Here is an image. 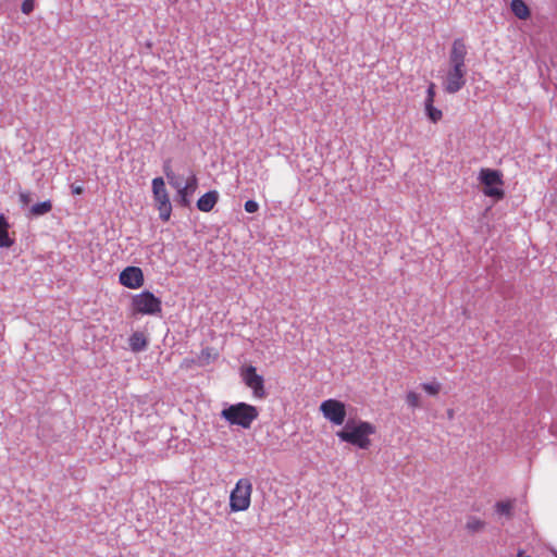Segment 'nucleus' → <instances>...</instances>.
I'll return each instance as SVG.
<instances>
[{
  "label": "nucleus",
  "mask_w": 557,
  "mask_h": 557,
  "mask_svg": "<svg viewBox=\"0 0 557 557\" xmlns=\"http://www.w3.org/2000/svg\"><path fill=\"white\" fill-rule=\"evenodd\" d=\"M165 171H172V169L170 168V165H164V172Z\"/></svg>",
  "instance_id": "obj_30"
},
{
  "label": "nucleus",
  "mask_w": 557,
  "mask_h": 557,
  "mask_svg": "<svg viewBox=\"0 0 557 557\" xmlns=\"http://www.w3.org/2000/svg\"><path fill=\"white\" fill-rule=\"evenodd\" d=\"M9 223L3 214H0V247L9 248L13 245L14 240L9 236L8 233Z\"/></svg>",
  "instance_id": "obj_16"
},
{
  "label": "nucleus",
  "mask_w": 557,
  "mask_h": 557,
  "mask_svg": "<svg viewBox=\"0 0 557 557\" xmlns=\"http://www.w3.org/2000/svg\"><path fill=\"white\" fill-rule=\"evenodd\" d=\"M406 403L412 408H419L421 406L419 394L416 392H409L406 396Z\"/></svg>",
  "instance_id": "obj_23"
},
{
  "label": "nucleus",
  "mask_w": 557,
  "mask_h": 557,
  "mask_svg": "<svg viewBox=\"0 0 557 557\" xmlns=\"http://www.w3.org/2000/svg\"><path fill=\"white\" fill-rule=\"evenodd\" d=\"M71 190L73 195H81L84 193V187L81 185H72Z\"/></svg>",
  "instance_id": "obj_28"
},
{
  "label": "nucleus",
  "mask_w": 557,
  "mask_h": 557,
  "mask_svg": "<svg viewBox=\"0 0 557 557\" xmlns=\"http://www.w3.org/2000/svg\"><path fill=\"white\" fill-rule=\"evenodd\" d=\"M258 416L257 407L246 403L230 405L221 411V417L231 425H239L243 429H249Z\"/></svg>",
  "instance_id": "obj_2"
},
{
  "label": "nucleus",
  "mask_w": 557,
  "mask_h": 557,
  "mask_svg": "<svg viewBox=\"0 0 557 557\" xmlns=\"http://www.w3.org/2000/svg\"><path fill=\"white\" fill-rule=\"evenodd\" d=\"M242 376L245 384L252 389L256 398H265L263 376L257 373V369L253 366L246 367L242 372Z\"/></svg>",
  "instance_id": "obj_8"
},
{
  "label": "nucleus",
  "mask_w": 557,
  "mask_h": 557,
  "mask_svg": "<svg viewBox=\"0 0 557 557\" xmlns=\"http://www.w3.org/2000/svg\"><path fill=\"white\" fill-rule=\"evenodd\" d=\"M511 510H512V503L510 500L496 503L497 513L504 515V516L510 518Z\"/></svg>",
  "instance_id": "obj_19"
},
{
  "label": "nucleus",
  "mask_w": 557,
  "mask_h": 557,
  "mask_svg": "<svg viewBox=\"0 0 557 557\" xmlns=\"http://www.w3.org/2000/svg\"><path fill=\"white\" fill-rule=\"evenodd\" d=\"M197 186L198 180L195 174H191L177 194V201L182 207L190 206V196L196 191Z\"/></svg>",
  "instance_id": "obj_12"
},
{
  "label": "nucleus",
  "mask_w": 557,
  "mask_h": 557,
  "mask_svg": "<svg viewBox=\"0 0 557 557\" xmlns=\"http://www.w3.org/2000/svg\"><path fill=\"white\" fill-rule=\"evenodd\" d=\"M510 9L519 20H527L531 14L529 7L523 0H511Z\"/></svg>",
  "instance_id": "obj_15"
},
{
  "label": "nucleus",
  "mask_w": 557,
  "mask_h": 557,
  "mask_svg": "<svg viewBox=\"0 0 557 557\" xmlns=\"http://www.w3.org/2000/svg\"><path fill=\"white\" fill-rule=\"evenodd\" d=\"M219 200V193L216 190H210L202 195L197 201L198 210L202 212H210Z\"/></svg>",
  "instance_id": "obj_13"
},
{
  "label": "nucleus",
  "mask_w": 557,
  "mask_h": 557,
  "mask_svg": "<svg viewBox=\"0 0 557 557\" xmlns=\"http://www.w3.org/2000/svg\"><path fill=\"white\" fill-rule=\"evenodd\" d=\"M421 387L429 395L435 396V395H437L440 393L442 385L438 382H431V383H422Z\"/></svg>",
  "instance_id": "obj_22"
},
{
  "label": "nucleus",
  "mask_w": 557,
  "mask_h": 557,
  "mask_svg": "<svg viewBox=\"0 0 557 557\" xmlns=\"http://www.w3.org/2000/svg\"><path fill=\"white\" fill-rule=\"evenodd\" d=\"M258 209H259V205H258L257 201H255V200H247L245 202V210H246V212L255 213V212L258 211Z\"/></svg>",
  "instance_id": "obj_25"
},
{
  "label": "nucleus",
  "mask_w": 557,
  "mask_h": 557,
  "mask_svg": "<svg viewBox=\"0 0 557 557\" xmlns=\"http://www.w3.org/2000/svg\"><path fill=\"white\" fill-rule=\"evenodd\" d=\"M129 347L134 352H140L147 349L148 341L144 333L135 332L131 335Z\"/></svg>",
  "instance_id": "obj_14"
},
{
  "label": "nucleus",
  "mask_w": 557,
  "mask_h": 557,
  "mask_svg": "<svg viewBox=\"0 0 557 557\" xmlns=\"http://www.w3.org/2000/svg\"><path fill=\"white\" fill-rule=\"evenodd\" d=\"M35 8V0H24L21 5V11L24 14H30L34 11Z\"/></svg>",
  "instance_id": "obj_24"
},
{
  "label": "nucleus",
  "mask_w": 557,
  "mask_h": 557,
  "mask_svg": "<svg viewBox=\"0 0 557 557\" xmlns=\"http://www.w3.org/2000/svg\"><path fill=\"white\" fill-rule=\"evenodd\" d=\"M20 201L23 206H27L30 202V195L28 193H21Z\"/></svg>",
  "instance_id": "obj_27"
},
{
  "label": "nucleus",
  "mask_w": 557,
  "mask_h": 557,
  "mask_svg": "<svg viewBox=\"0 0 557 557\" xmlns=\"http://www.w3.org/2000/svg\"><path fill=\"white\" fill-rule=\"evenodd\" d=\"M132 306L135 313L154 315L161 312L162 302L151 292L145 290L133 296Z\"/></svg>",
  "instance_id": "obj_5"
},
{
  "label": "nucleus",
  "mask_w": 557,
  "mask_h": 557,
  "mask_svg": "<svg viewBox=\"0 0 557 557\" xmlns=\"http://www.w3.org/2000/svg\"><path fill=\"white\" fill-rule=\"evenodd\" d=\"M324 418L335 425H342L346 418L345 404L337 399H326L320 405Z\"/></svg>",
  "instance_id": "obj_7"
},
{
  "label": "nucleus",
  "mask_w": 557,
  "mask_h": 557,
  "mask_svg": "<svg viewBox=\"0 0 557 557\" xmlns=\"http://www.w3.org/2000/svg\"><path fill=\"white\" fill-rule=\"evenodd\" d=\"M374 433L375 426L370 422L348 420L336 435L342 442L349 443L360 449H368L371 445L369 436Z\"/></svg>",
  "instance_id": "obj_1"
},
{
  "label": "nucleus",
  "mask_w": 557,
  "mask_h": 557,
  "mask_svg": "<svg viewBox=\"0 0 557 557\" xmlns=\"http://www.w3.org/2000/svg\"><path fill=\"white\" fill-rule=\"evenodd\" d=\"M165 176L172 187H174L177 191L182 189L183 182L178 176L175 175L173 171H165Z\"/></svg>",
  "instance_id": "obj_20"
},
{
  "label": "nucleus",
  "mask_w": 557,
  "mask_h": 557,
  "mask_svg": "<svg viewBox=\"0 0 557 557\" xmlns=\"http://www.w3.org/2000/svg\"><path fill=\"white\" fill-rule=\"evenodd\" d=\"M479 181L484 185L483 193L487 197L502 199L504 190L498 186L503 185V174L498 170L481 169L479 173Z\"/></svg>",
  "instance_id": "obj_4"
},
{
  "label": "nucleus",
  "mask_w": 557,
  "mask_h": 557,
  "mask_svg": "<svg viewBox=\"0 0 557 557\" xmlns=\"http://www.w3.org/2000/svg\"><path fill=\"white\" fill-rule=\"evenodd\" d=\"M425 111L429 119L433 122H437L442 117V112L433 107V103H425Z\"/></svg>",
  "instance_id": "obj_21"
},
{
  "label": "nucleus",
  "mask_w": 557,
  "mask_h": 557,
  "mask_svg": "<svg viewBox=\"0 0 557 557\" xmlns=\"http://www.w3.org/2000/svg\"><path fill=\"white\" fill-rule=\"evenodd\" d=\"M252 493V484L249 479L243 478L237 481L230 495L231 511H244L249 508Z\"/></svg>",
  "instance_id": "obj_3"
},
{
  "label": "nucleus",
  "mask_w": 557,
  "mask_h": 557,
  "mask_svg": "<svg viewBox=\"0 0 557 557\" xmlns=\"http://www.w3.org/2000/svg\"><path fill=\"white\" fill-rule=\"evenodd\" d=\"M484 527L485 522L474 516L469 517L466 523V529L471 533L479 532L483 530Z\"/></svg>",
  "instance_id": "obj_18"
},
{
  "label": "nucleus",
  "mask_w": 557,
  "mask_h": 557,
  "mask_svg": "<svg viewBox=\"0 0 557 557\" xmlns=\"http://www.w3.org/2000/svg\"><path fill=\"white\" fill-rule=\"evenodd\" d=\"M435 96V85L434 83H431L428 87V96L425 99V103H433Z\"/></svg>",
  "instance_id": "obj_26"
},
{
  "label": "nucleus",
  "mask_w": 557,
  "mask_h": 557,
  "mask_svg": "<svg viewBox=\"0 0 557 557\" xmlns=\"http://www.w3.org/2000/svg\"><path fill=\"white\" fill-rule=\"evenodd\" d=\"M152 194L160 219L163 222L169 221L172 213V205L162 177H154L152 180Z\"/></svg>",
  "instance_id": "obj_6"
},
{
  "label": "nucleus",
  "mask_w": 557,
  "mask_h": 557,
  "mask_svg": "<svg viewBox=\"0 0 557 557\" xmlns=\"http://www.w3.org/2000/svg\"><path fill=\"white\" fill-rule=\"evenodd\" d=\"M468 53L467 46L461 38H456L453 41L449 52V66H457L466 69V57Z\"/></svg>",
  "instance_id": "obj_10"
},
{
  "label": "nucleus",
  "mask_w": 557,
  "mask_h": 557,
  "mask_svg": "<svg viewBox=\"0 0 557 557\" xmlns=\"http://www.w3.org/2000/svg\"><path fill=\"white\" fill-rule=\"evenodd\" d=\"M447 418H448L449 420H451V419L454 418V410H453V409H448V410H447Z\"/></svg>",
  "instance_id": "obj_29"
},
{
  "label": "nucleus",
  "mask_w": 557,
  "mask_h": 557,
  "mask_svg": "<svg viewBox=\"0 0 557 557\" xmlns=\"http://www.w3.org/2000/svg\"><path fill=\"white\" fill-rule=\"evenodd\" d=\"M52 209V203L50 200H46L39 203L34 205L30 208V213L35 216L44 215L48 212H50Z\"/></svg>",
  "instance_id": "obj_17"
},
{
  "label": "nucleus",
  "mask_w": 557,
  "mask_h": 557,
  "mask_svg": "<svg viewBox=\"0 0 557 557\" xmlns=\"http://www.w3.org/2000/svg\"><path fill=\"white\" fill-rule=\"evenodd\" d=\"M120 283L128 288H138L144 284V274L140 268L127 267L120 274Z\"/></svg>",
  "instance_id": "obj_11"
},
{
  "label": "nucleus",
  "mask_w": 557,
  "mask_h": 557,
  "mask_svg": "<svg viewBox=\"0 0 557 557\" xmlns=\"http://www.w3.org/2000/svg\"><path fill=\"white\" fill-rule=\"evenodd\" d=\"M467 69L449 66L444 81V90L448 94H456L466 85Z\"/></svg>",
  "instance_id": "obj_9"
}]
</instances>
